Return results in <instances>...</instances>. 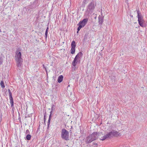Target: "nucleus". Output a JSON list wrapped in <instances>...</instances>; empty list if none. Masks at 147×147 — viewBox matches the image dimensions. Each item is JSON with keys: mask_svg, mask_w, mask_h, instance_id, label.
Here are the masks:
<instances>
[{"mask_svg": "<svg viewBox=\"0 0 147 147\" xmlns=\"http://www.w3.org/2000/svg\"><path fill=\"white\" fill-rule=\"evenodd\" d=\"M88 34H86L84 35V37L83 39V41L85 42L87 39L88 37Z\"/></svg>", "mask_w": 147, "mask_h": 147, "instance_id": "obj_21", "label": "nucleus"}, {"mask_svg": "<svg viewBox=\"0 0 147 147\" xmlns=\"http://www.w3.org/2000/svg\"><path fill=\"white\" fill-rule=\"evenodd\" d=\"M78 28H79V27H78L77 28V33H78L79 31L80 30V29L81 28H80L78 29Z\"/></svg>", "mask_w": 147, "mask_h": 147, "instance_id": "obj_29", "label": "nucleus"}, {"mask_svg": "<svg viewBox=\"0 0 147 147\" xmlns=\"http://www.w3.org/2000/svg\"><path fill=\"white\" fill-rule=\"evenodd\" d=\"M39 126H40V125L38 127V129H39Z\"/></svg>", "mask_w": 147, "mask_h": 147, "instance_id": "obj_38", "label": "nucleus"}, {"mask_svg": "<svg viewBox=\"0 0 147 147\" xmlns=\"http://www.w3.org/2000/svg\"><path fill=\"white\" fill-rule=\"evenodd\" d=\"M130 16L131 17V18H133V16L132 15H130Z\"/></svg>", "mask_w": 147, "mask_h": 147, "instance_id": "obj_36", "label": "nucleus"}, {"mask_svg": "<svg viewBox=\"0 0 147 147\" xmlns=\"http://www.w3.org/2000/svg\"><path fill=\"white\" fill-rule=\"evenodd\" d=\"M69 132L71 134L72 133V131H71V130L70 129V130H69Z\"/></svg>", "mask_w": 147, "mask_h": 147, "instance_id": "obj_33", "label": "nucleus"}, {"mask_svg": "<svg viewBox=\"0 0 147 147\" xmlns=\"http://www.w3.org/2000/svg\"><path fill=\"white\" fill-rule=\"evenodd\" d=\"M31 136L30 134H28L26 137L25 139L27 140H30Z\"/></svg>", "mask_w": 147, "mask_h": 147, "instance_id": "obj_16", "label": "nucleus"}, {"mask_svg": "<svg viewBox=\"0 0 147 147\" xmlns=\"http://www.w3.org/2000/svg\"><path fill=\"white\" fill-rule=\"evenodd\" d=\"M49 27L48 26L47 28V29H46L45 32V38L46 39H47V36L48 35V30H49Z\"/></svg>", "mask_w": 147, "mask_h": 147, "instance_id": "obj_18", "label": "nucleus"}, {"mask_svg": "<svg viewBox=\"0 0 147 147\" xmlns=\"http://www.w3.org/2000/svg\"><path fill=\"white\" fill-rule=\"evenodd\" d=\"M9 98H13L11 92L9 93Z\"/></svg>", "mask_w": 147, "mask_h": 147, "instance_id": "obj_26", "label": "nucleus"}, {"mask_svg": "<svg viewBox=\"0 0 147 147\" xmlns=\"http://www.w3.org/2000/svg\"><path fill=\"white\" fill-rule=\"evenodd\" d=\"M8 92H9V93H11V91H10V90L9 89H8Z\"/></svg>", "mask_w": 147, "mask_h": 147, "instance_id": "obj_31", "label": "nucleus"}, {"mask_svg": "<svg viewBox=\"0 0 147 147\" xmlns=\"http://www.w3.org/2000/svg\"><path fill=\"white\" fill-rule=\"evenodd\" d=\"M3 62V60L2 57L0 56V65L2 64Z\"/></svg>", "mask_w": 147, "mask_h": 147, "instance_id": "obj_23", "label": "nucleus"}, {"mask_svg": "<svg viewBox=\"0 0 147 147\" xmlns=\"http://www.w3.org/2000/svg\"><path fill=\"white\" fill-rule=\"evenodd\" d=\"M52 111H53L51 110V112H50V115H49V117L48 120V123H47V128H48V129H49V125H50V121H51V115H52Z\"/></svg>", "mask_w": 147, "mask_h": 147, "instance_id": "obj_9", "label": "nucleus"}, {"mask_svg": "<svg viewBox=\"0 0 147 147\" xmlns=\"http://www.w3.org/2000/svg\"><path fill=\"white\" fill-rule=\"evenodd\" d=\"M44 67L45 68V67L44 66V65H43V67L44 68Z\"/></svg>", "mask_w": 147, "mask_h": 147, "instance_id": "obj_37", "label": "nucleus"}, {"mask_svg": "<svg viewBox=\"0 0 147 147\" xmlns=\"http://www.w3.org/2000/svg\"><path fill=\"white\" fill-rule=\"evenodd\" d=\"M83 3L86 4L88 3V1H87V0H84L83 1Z\"/></svg>", "mask_w": 147, "mask_h": 147, "instance_id": "obj_27", "label": "nucleus"}, {"mask_svg": "<svg viewBox=\"0 0 147 147\" xmlns=\"http://www.w3.org/2000/svg\"><path fill=\"white\" fill-rule=\"evenodd\" d=\"M84 131H82L80 130V133L82 134H83V133Z\"/></svg>", "mask_w": 147, "mask_h": 147, "instance_id": "obj_30", "label": "nucleus"}, {"mask_svg": "<svg viewBox=\"0 0 147 147\" xmlns=\"http://www.w3.org/2000/svg\"><path fill=\"white\" fill-rule=\"evenodd\" d=\"M18 119L20 121V120H21V118H20V117H19Z\"/></svg>", "mask_w": 147, "mask_h": 147, "instance_id": "obj_34", "label": "nucleus"}, {"mask_svg": "<svg viewBox=\"0 0 147 147\" xmlns=\"http://www.w3.org/2000/svg\"><path fill=\"white\" fill-rule=\"evenodd\" d=\"M38 0H35L33 2V5L34 6L33 7L34 8H36L37 6L38 5Z\"/></svg>", "mask_w": 147, "mask_h": 147, "instance_id": "obj_12", "label": "nucleus"}, {"mask_svg": "<svg viewBox=\"0 0 147 147\" xmlns=\"http://www.w3.org/2000/svg\"><path fill=\"white\" fill-rule=\"evenodd\" d=\"M61 138L66 140H69V132L65 129H63L61 131Z\"/></svg>", "mask_w": 147, "mask_h": 147, "instance_id": "obj_5", "label": "nucleus"}, {"mask_svg": "<svg viewBox=\"0 0 147 147\" xmlns=\"http://www.w3.org/2000/svg\"><path fill=\"white\" fill-rule=\"evenodd\" d=\"M75 52V48H71V53L72 54H74Z\"/></svg>", "mask_w": 147, "mask_h": 147, "instance_id": "obj_20", "label": "nucleus"}, {"mask_svg": "<svg viewBox=\"0 0 147 147\" xmlns=\"http://www.w3.org/2000/svg\"><path fill=\"white\" fill-rule=\"evenodd\" d=\"M11 106L12 107L13 106V98H9Z\"/></svg>", "mask_w": 147, "mask_h": 147, "instance_id": "obj_17", "label": "nucleus"}, {"mask_svg": "<svg viewBox=\"0 0 147 147\" xmlns=\"http://www.w3.org/2000/svg\"><path fill=\"white\" fill-rule=\"evenodd\" d=\"M136 11H137L138 14L137 17L138 18V22H139L144 21L143 19V17L142 16V14L139 10V8L137 9V8H136Z\"/></svg>", "mask_w": 147, "mask_h": 147, "instance_id": "obj_7", "label": "nucleus"}, {"mask_svg": "<svg viewBox=\"0 0 147 147\" xmlns=\"http://www.w3.org/2000/svg\"><path fill=\"white\" fill-rule=\"evenodd\" d=\"M46 113L45 112V113L44 114V123H45V122L46 120Z\"/></svg>", "mask_w": 147, "mask_h": 147, "instance_id": "obj_24", "label": "nucleus"}, {"mask_svg": "<svg viewBox=\"0 0 147 147\" xmlns=\"http://www.w3.org/2000/svg\"><path fill=\"white\" fill-rule=\"evenodd\" d=\"M0 85L1 88H4L5 87V86L4 82L3 81H1L0 83Z\"/></svg>", "mask_w": 147, "mask_h": 147, "instance_id": "obj_22", "label": "nucleus"}, {"mask_svg": "<svg viewBox=\"0 0 147 147\" xmlns=\"http://www.w3.org/2000/svg\"><path fill=\"white\" fill-rule=\"evenodd\" d=\"M88 18H86L80 21L78 24V26L79 27L78 29L80 28H82L84 27L88 22Z\"/></svg>", "mask_w": 147, "mask_h": 147, "instance_id": "obj_6", "label": "nucleus"}, {"mask_svg": "<svg viewBox=\"0 0 147 147\" xmlns=\"http://www.w3.org/2000/svg\"><path fill=\"white\" fill-rule=\"evenodd\" d=\"M55 106L53 105L52 104V107H51V110L52 111H53L55 110Z\"/></svg>", "mask_w": 147, "mask_h": 147, "instance_id": "obj_25", "label": "nucleus"}, {"mask_svg": "<svg viewBox=\"0 0 147 147\" xmlns=\"http://www.w3.org/2000/svg\"><path fill=\"white\" fill-rule=\"evenodd\" d=\"M94 145H95L96 146H97L98 145V144L97 143H93Z\"/></svg>", "mask_w": 147, "mask_h": 147, "instance_id": "obj_32", "label": "nucleus"}, {"mask_svg": "<svg viewBox=\"0 0 147 147\" xmlns=\"http://www.w3.org/2000/svg\"><path fill=\"white\" fill-rule=\"evenodd\" d=\"M78 61L76 59L74 58L73 61L72 62V65L74 67H75L76 66L77 63Z\"/></svg>", "mask_w": 147, "mask_h": 147, "instance_id": "obj_13", "label": "nucleus"}, {"mask_svg": "<svg viewBox=\"0 0 147 147\" xmlns=\"http://www.w3.org/2000/svg\"><path fill=\"white\" fill-rule=\"evenodd\" d=\"M98 19L99 23L98 24L99 25H100V26L101 27V25L103 22V17H101L100 16H99L98 17Z\"/></svg>", "mask_w": 147, "mask_h": 147, "instance_id": "obj_8", "label": "nucleus"}, {"mask_svg": "<svg viewBox=\"0 0 147 147\" xmlns=\"http://www.w3.org/2000/svg\"><path fill=\"white\" fill-rule=\"evenodd\" d=\"M96 6V2L95 0H92L86 7V11L89 14H91L94 11Z\"/></svg>", "mask_w": 147, "mask_h": 147, "instance_id": "obj_2", "label": "nucleus"}, {"mask_svg": "<svg viewBox=\"0 0 147 147\" xmlns=\"http://www.w3.org/2000/svg\"><path fill=\"white\" fill-rule=\"evenodd\" d=\"M118 133L117 131L113 130L104 136L103 137H102L101 138H100V140L104 141L107 138H111L117 135H118Z\"/></svg>", "mask_w": 147, "mask_h": 147, "instance_id": "obj_4", "label": "nucleus"}, {"mask_svg": "<svg viewBox=\"0 0 147 147\" xmlns=\"http://www.w3.org/2000/svg\"><path fill=\"white\" fill-rule=\"evenodd\" d=\"M144 21H142L140 22H138V23L142 27H144L145 26V24H144Z\"/></svg>", "mask_w": 147, "mask_h": 147, "instance_id": "obj_14", "label": "nucleus"}, {"mask_svg": "<svg viewBox=\"0 0 147 147\" xmlns=\"http://www.w3.org/2000/svg\"><path fill=\"white\" fill-rule=\"evenodd\" d=\"M103 135L102 133L100 132H94L90 135L86 137L85 140V142L86 144H88L91 143L93 141L96 140L99 138V136Z\"/></svg>", "mask_w": 147, "mask_h": 147, "instance_id": "obj_1", "label": "nucleus"}, {"mask_svg": "<svg viewBox=\"0 0 147 147\" xmlns=\"http://www.w3.org/2000/svg\"><path fill=\"white\" fill-rule=\"evenodd\" d=\"M1 32V29H0V32Z\"/></svg>", "mask_w": 147, "mask_h": 147, "instance_id": "obj_39", "label": "nucleus"}, {"mask_svg": "<svg viewBox=\"0 0 147 147\" xmlns=\"http://www.w3.org/2000/svg\"><path fill=\"white\" fill-rule=\"evenodd\" d=\"M26 134H30V131L28 129L26 130Z\"/></svg>", "mask_w": 147, "mask_h": 147, "instance_id": "obj_28", "label": "nucleus"}, {"mask_svg": "<svg viewBox=\"0 0 147 147\" xmlns=\"http://www.w3.org/2000/svg\"><path fill=\"white\" fill-rule=\"evenodd\" d=\"M83 54L81 52H80L79 53L75 56L74 58L78 59L80 58L82 56Z\"/></svg>", "mask_w": 147, "mask_h": 147, "instance_id": "obj_10", "label": "nucleus"}, {"mask_svg": "<svg viewBox=\"0 0 147 147\" xmlns=\"http://www.w3.org/2000/svg\"><path fill=\"white\" fill-rule=\"evenodd\" d=\"M72 126H71V128L70 129H72Z\"/></svg>", "mask_w": 147, "mask_h": 147, "instance_id": "obj_35", "label": "nucleus"}, {"mask_svg": "<svg viewBox=\"0 0 147 147\" xmlns=\"http://www.w3.org/2000/svg\"><path fill=\"white\" fill-rule=\"evenodd\" d=\"M20 50L17 49L16 52L15 56V60L17 63V66L18 67H20L22 65L23 59L21 58V54Z\"/></svg>", "mask_w": 147, "mask_h": 147, "instance_id": "obj_3", "label": "nucleus"}, {"mask_svg": "<svg viewBox=\"0 0 147 147\" xmlns=\"http://www.w3.org/2000/svg\"><path fill=\"white\" fill-rule=\"evenodd\" d=\"M111 80V81L113 82H115V77L113 75H111L110 77Z\"/></svg>", "mask_w": 147, "mask_h": 147, "instance_id": "obj_19", "label": "nucleus"}, {"mask_svg": "<svg viewBox=\"0 0 147 147\" xmlns=\"http://www.w3.org/2000/svg\"><path fill=\"white\" fill-rule=\"evenodd\" d=\"M63 77L62 75H60L59 76L57 80L58 82L59 83L61 82L63 80Z\"/></svg>", "mask_w": 147, "mask_h": 147, "instance_id": "obj_11", "label": "nucleus"}, {"mask_svg": "<svg viewBox=\"0 0 147 147\" xmlns=\"http://www.w3.org/2000/svg\"><path fill=\"white\" fill-rule=\"evenodd\" d=\"M71 48H75L76 46V42L74 41L73 40L71 43Z\"/></svg>", "mask_w": 147, "mask_h": 147, "instance_id": "obj_15", "label": "nucleus"}]
</instances>
